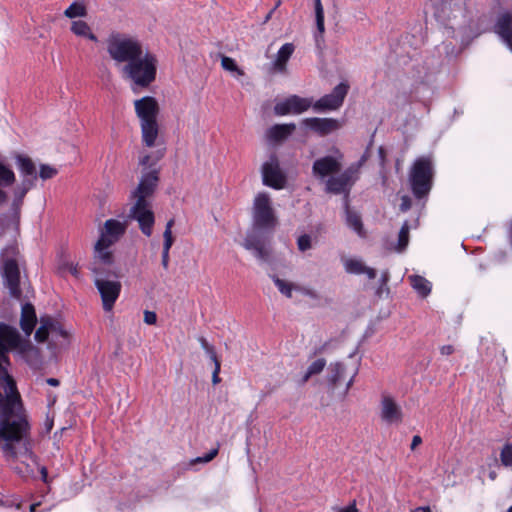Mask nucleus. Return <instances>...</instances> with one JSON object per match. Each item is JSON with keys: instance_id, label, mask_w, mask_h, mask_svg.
Returning a JSON list of instances; mask_svg holds the SVG:
<instances>
[{"instance_id": "f257e3e1", "label": "nucleus", "mask_w": 512, "mask_h": 512, "mask_svg": "<svg viewBox=\"0 0 512 512\" xmlns=\"http://www.w3.org/2000/svg\"><path fill=\"white\" fill-rule=\"evenodd\" d=\"M21 346L18 330L0 322V451L8 465L20 476L34 475L38 458L30 442V425L17 390L7 372L8 353Z\"/></svg>"}, {"instance_id": "f03ea898", "label": "nucleus", "mask_w": 512, "mask_h": 512, "mask_svg": "<svg viewBox=\"0 0 512 512\" xmlns=\"http://www.w3.org/2000/svg\"><path fill=\"white\" fill-rule=\"evenodd\" d=\"M107 52L132 89L146 88L156 79L157 58L135 37L115 33L107 40Z\"/></svg>"}, {"instance_id": "7ed1b4c3", "label": "nucleus", "mask_w": 512, "mask_h": 512, "mask_svg": "<svg viewBox=\"0 0 512 512\" xmlns=\"http://www.w3.org/2000/svg\"><path fill=\"white\" fill-rule=\"evenodd\" d=\"M434 17L447 29L448 34L459 37L463 44L479 34L464 0H438L434 5Z\"/></svg>"}, {"instance_id": "20e7f679", "label": "nucleus", "mask_w": 512, "mask_h": 512, "mask_svg": "<svg viewBox=\"0 0 512 512\" xmlns=\"http://www.w3.org/2000/svg\"><path fill=\"white\" fill-rule=\"evenodd\" d=\"M159 176L157 170L144 173L137 187L131 192L130 199L133 201L129 209V218L139 224L141 232L147 237L152 235L155 216L152 210L151 198L157 188Z\"/></svg>"}, {"instance_id": "39448f33", "label": "nucleus", "mask_w": 512, "mask_h": 512, "mask_svg": "<svg viewBox=\"0 0 512 512\" xmlns=\"http://www.w3.org/2000/svg\"><path fill=\"white\" fill-rule=\"evenodd\" d=\"M134 107L136 115L140 120L142 140L146 146L153 147L159 131L157 123L158 103L155 98L145 96L135 100Z\"/></svg>"}, {"instance_id": "423d86ee", "label": "nucleus", "mask_w": 512, "mask_h": 512, "mask_svg": "<svg viewBox=\"0 0 512 512\" xmlns=\"http://www.w3.org/2000/svg\"><path fill=\"white\" fill-rule=\"evenodd\" d=\"M434 165L430 157L417 158L409 169L408 182L414 197L422 200L428 197L434 180Z\"/></svg>"}, {"instance_id": "0eeeda50", "label": "nucleus", "mask_w": 512, "mask_h": 512, "mask_svg": "<svg viewBox=\"0 0 512 512\" xmlns=\"http://www.w3.org/2000/svg\"><path fill=\"white\" fill-rule=\"evenodd\" d=\"M126 225L115 219H109L104 224V230L95 245L96 258L101 264L109 265L112 263V254L110 246L117 242L125 233Z\"/></svg>"}, {"instance_id": "6e6552de", "label": "nucleus", "mask_w": 512, "mask_h": 512, "mask_svg": "<svg viewBox=\"0 0 512 512\" xmlns=\"http://www.w3.org/2000/svg\"><path fill=\"white\" fill-rule=\"evenodd\" d=\"M92 272L95 274L94 285L101 296L103 309L110 312L120 295L122 285L119 281L107 279L96 262Z\"/></svg>"}, {"instance_id": "1a4fd4ad", "label": "nucleus", "mask_w": 512, "mask_h": 512, "mask_svg": "<svg viewBox=\"0 0 512 512\" xmlns=\"http://www.w3.org/2000/svg\"><path fill=\"white\" fill-rule=\"evenodd\" d=\"M277 219L272 208L270 196L258 193L253 203V227L257 230H273Z\"/></svg>"}, {"instance_id": "9d476101", "label": "nucleus", "mask_w": 512, "mask_h": 512, "mask_svg": "<svg viewBox=\"0 0 512 512\" xmlns=\"http://www.w3.org/2000/svg\"><path fill=\"white\" fill-rule=\"evenodd\" d=\"M37 342L49 341L51 348H63L68 344V333L61 327L59 323L53 322L51 319H41V325L35 332Z\"/></svg>"}, {"instance_id": "9b49d317", "label": "nucleus", "mask_w": 512, "mask_h": 512, "mask_svg": "<svg viewBox=\"0 0 512 512\" xmlns=\"http://www.w3.org/2000/svg\"><path fill=\"white\" fill-rule=\"evenodd\" d=\"M348 90L349 85L341 82L331 93L322 96L314 103L312 102V108L319 113L335 111L342 106Z\"/></svg>"}, {"instance_id": "f8f14e48", "label": "nucleus", "mask_w": 512, "mask_h": 512, "mask_svg": "<svg viewBox=\"0 0 512 512\" xmlns=\"http://www.w3.org/2000/svg\"><path fill=\"white\" fill-rule=\"evenodd\" d=\"M358 165H352L337 176H331L326 181L327 192L333 194L348 193L358 178Z\"/></svg>"}, {"instance_id": "ddd939ff", "label": "nucleus", "mask_w": 512, "mask_h": 512, "mask_svg": "<svg viewBox=\"0 0 512 512\" xmlns=\"http://www.w3.org/2000/svg\"><path fill=\"white\" fill-rule=\"evenodd\" d=\"M263 184L274 189H282L286 183V177L280 169L276 155L272 154L262 165Z\"/></svg>"}, {"instance_id": "4468645a", "label": "nucleus", "mask_w": 512, "mask_h": 512, "mask_svg": "<svg viewBox=\"0 0 512 512\" xmlns=\"http://www.w3.org/2000/svg\"><path fill=\"white\" fill-rule=\"evenodd\" d=\"M312 107L311 98H303L297 95H291L278 102L274 106L276 115L284 116L288 114H301Z\"/></svg>"}, {"instance_id": "2eb2a0df", "label": "nucleus", "mask_w": 512, "mask_h": 512, "mask_svg": "<svg viewBox=\"0 0 512 512\" xmlns=\"http://www.w3.org/2000/svg\"><path fill=\"white\" fill-rule=\"evenodd\" d=\"M301 125L323 137L339 130L342 127V122L334 118L310 117L303 119Z\"/></svg>"}, {"instance_id": "dca6fc26", "label": "nucleus", "mask_w": 512, "mask_h": 512, "mask_svg": "<svg viewBox=\"0 0 512 512\" xmlns=\"http://www.w3.org/2000/svg\"><path fill=\"white\" fill-rule=\"evenodd\" d=\"M3 277L9 293L14 298L21 297L20 271L15 259L8 258L3 263Z\"/></svg>"}, {"instance_id": "f3484780", "label": "nucleus", "mask_w": 512, "mask_h": 512, "mask_svg": "<svg viewBox=\"0 0 512 512\" xmlns=\"http://www.w3.org/2000/svg\"><path fill=\"white\" fill-rule=\"evenodd\" d=\"M494 32L512 52V12L503 11L498 14L494 24Z\"/></svg>"}, {"instance_id": "a211bd4d", "label": "nucleus", "mask_w": 512, "mask_h": 512, "mask_svg": "<svg viewBox=\"0 0 512 512\" xmlns=\"http://www.w3.org/2000/svg\"><path fill=\"white\" fill-rule=\"evenodd\" d=\"M340 169V160L330 155L315 160L312 166L313 175L320 179H324L329 175L337 173Z\"/></svg>"}, {"instance_id": "6ab92c4d", "label": "nucleus", "mask_w": 512, "mask_h": 512, "mask_svg": "<svg viewBox=\"0 0 512 512\" xmlns=\"http://www.w3.org/2000/svg\"><path fill=\"white\" fill-rule=\"evenodd\" d=\"M243 247L251 251L254 256L261 262L269 261L270 250L265 246L264 242L255 234H248L243 242Z\"/></svg>"}, {"instance_id": "aec40b11", "label": "nucleus", "mask_w": 512, "mask_h": 512, "mask_svg": "<svg viewBox=\"0 0 512 512\" xmlns=\"http://www.w3.org/2000/svg\"><path fill=\"white\" fill-rule=\"evenodd\" d=\"M381 418L389 424H398L402 421L401 408L389 396H384L382 399Z\"/></svg>"}, {"instance_id": "412c9836", "label": "nucleus", "mask_w": 512, "mask_h": 512, "mask_svg": "<svg viewBox=\"0 0 512 512\" xmlns=\"http://www.w3.org/2000/svg\"><path fill=\"white\" fill-rule=\"evenodd\" d=\"M344 270L348 274L353 275H366L368 279H375L377 271L374 268L366 266L361 259L357 258H344L342 260Z\"/></svg>"}, {"instance_id": "4be33fe9", "label": "nucleus", "mask_w": 512, "mask_h": 512, "mask_svg": "<svg viewBox=\"0 0 512 512\" xmlns=\"http://www.w3.org/2000/svg\"><path fill=\"white\" fill-rule=\"evenodd\" d=\"M36 322L37 317L34 306L30 303L24 304L21 309L20 326L27 336H30L33 332Z\"/></svg>"}, {"instance_id": "5701e85b", "label": "nucleus", "mask_w": 512, "mask_h": 512, "mask_svg": "<svg viewBox=\"0 0 512 512\" xmlns=\"http://www.w3.org/2000/svg\"><path fill=\"white\" fill-rule=\"evenodd\" d=\"M295 129L296 125L294 123L275 124L267 130L266 136L270 141L278 142L288 138Z\"/></svg>"}, {"instance_id": "b1692460", "label": "nucleus", "mask_w": 512, "mask_h": 512, "mask_svg": "<svg viewBox=\"0 0 512 512\" xmlns=\"http://www.w3.org/2000/svg\"><path fill=\"white\" fill-rule=\"evenodd\" d=\"M294 50L295 46L292 43H285L284 45L281 46V48L277 52L276 59L273 62L275 70L279 72L285 71L286 63L292 56Z\"/></svg>"}, {"instance_id": "393cba45", "label": "nucleus", "mask_w": 512, "mask_h": 512, "mask_svg": "<svg viewBox=\"0 0 512 512\" xmlns=\"http://www.w3.org/2000/svg\"><path fill=\"white\" fill-rule=\"evenodd\" d=\"M70 30L78 37L86 38L93 42H98L97 36L92 32L90 26L82 20H76L71 23Z\"/></svg>"}, {"instance_id": "a878e982", "label": "nucleus", "mask_w": 512, "mask_h": 512, "mask_svg": "<svg viewBox=\"0 0 512 512\" xmlns=\"http://www.w3.org/2000/svg\"><path fill=\"white\" fill-rule=\"evenodd\" d=\"M15 181L14 172L0 163V187H7L13 184ZM7 195L6 193L0 189V203H4L6 201Z\"/></svg>"}, {"instance_id": "bb28decb", "label": "nucleus", "mask_w": 512, "mask_h": 512, "mask_svg": "<svg viewBox=\"0 0 512 512\" xmlns=\"http://www.w3.org/2000/svg\"><path fill=\"white\" fill-rule=\"evenodd\" d=\"M408 279L413 289H415L420 296L426 297L430 294L432 285L427 279L419 275H411Z\"/></svg>"}, {"instance_id": "cd10ccee", "label": "nucleus", "mask_w": 512, "mask_h": 512, "mask_svg": "<svg viewBox=\"0 0 512 512\" xmlns=\"http://www.w3.org/2000/svg\"><path fill=\"white\" fill-rule=\"evenodd\" d=\"M17 163L19 166V170L25 178L33 179V183L35 182L36 176V167L30 158L24 156L17 157Z\"/></svg>"}, {"instance_id": "c85d7f7f", "label": "nucleus", "mask_w": 512, "mask_h": 512, "mask_svg": "<svg viewBox=\"0 0 512 512\" xmlns=\"http://www.w3.org/2000/svg\"><path fill=\"white\" fill-rule=\"evenodd\" d=\"M345 374V367L342 363L336 362L329 366L328 381L332 386H336L342 381Z\"/></svg>"}, {"instance_id": "c756f323", "label": "nucleus", "mask_w": 512, "mask_h": 512, "mask_svg": "<svg viewBox=\"0 0 512 512\" xmlns=\"http://www.w3.org/2000/svg\"><path fill=\"white\" fill-rule=\"evenodd\" d=\"M272 280L275 284V286L278 288L279 292L284 295L285 297L287 298H291L292 297V292L294 290L296 291H302V288L293 284V283H290V282H287L283 279H280L279 277L277 276H273L272 277Z\"/></svg>"}, {"instance_id": "7c9ffc66", "label": "nucleus", "mask_w": 512, "mask_h": 512, "mask_svg": "<svg viewBox=\"0 0 512 512\" xmlns=\"http://www.w3.org/2000/svg\"><path fill=\"white\" fill-rule=\"evenodd\" d=\"M326 366L324 358H318L313 361L307 368L302 378V384L306 383L312 376L320 374Z\"/></svg>"}, {"instance_id": "2f4dec72", "label": "nucleus", "mask_w": 512, "mask_h": 512, "mask_svg": "<svg viewBox=\"0 0 512 512\" xmlns=\"http://www.w3.org/2000/svg\"><path fill=\"white\" fill-rule=\"evenodd\" d=\"M67 18L74 19L77 17H85L87 15L86 6L80 2H73L65 11Z\"/></svg>"}, {"instance_id": "473e14b6", "label": "nucleus", "mask_w": 512, "mask_h": 512, "mask_svg": "<svg viewBox=\"0 0 512 512\" xmlns=\"http://www.w3.org/2000/svg\"><path fill=\"white\" fill-rule=\"evenodd\" d=\"M58 272L61 275H65L66 273H70L71 275L78 277V269L77 265H75L73 262L68 260L66 257H63L60 259L58 264Z\"/></svg>"}, {"instance_id": "72a5a7b5", "label": "nucleus", "mask_w": 512, "mask_h": 512, "mask_svg": "<svg viewBox=\"0 0 512 512\" xmlns=\"http://www.w3.org/2000/svg\"><path fill=\"white\" fill-rule=\"evenodd\" d=\"M315 19L317 31L323 34L325 31L324 25V9L321 0H314Z\"/></svg>"}, {"instance_id": "f704fd0d", "label": "nucleus", "mask_w": 512, "mask_h": 512, "mask_svg": "<svg viewBox=\"0 0 512 512\" xmlns=\"http://www.w3.org/2000/svg\"><path fill=\"white\" fill-rule=\"evenodd\" d=\"M346 223L357 233H361L362 230V222L361 218L358 214L350 211L348 208L346 209Z\"/></svg>"}, {"instance_id": "c9c22d12", "label": "nucleus", "mask_w": 512, "mask_h": 512, "mask_svg": "<svg viewBox=\"0 0 512 512\" xmlns=\"http://www.w3.org/2000/svg\"><path fill=\"white\" fill-rule=\"evenodd\" d=\"M409 242V225L408 222H404L398 235V244H397V250L402 251L404 250Z\"/></svg>"}, {"instance_id": "e433bc0d", "label": "nucleus", "mask_w": 512, "mask_h": 512, "mask_svg": "<svg viewBox=\"0 0 512 512\" xmlns=\"http://www.w3.org/2000/svg\"><path fill=\"white\" fill-rule=\"evenodd\" d=\"M173 225H174V219H170L166 224L165 231L163 233V237H164L163 250L170 251V249L173 245V242H174V239L172 236Z\"/></svg>"}, {"instance_id": "4c0bfd02", "label": "nucleus", "mask_w": 512, "mask_h": 512, "mask_svg": "<svg viewBox=\"0 0 512 512\" xmlns=\"http://www.w3.org/2000/svg\"><path fill=\"white\" fill-rule=\"evenodd\" d=\"M34 186L33 179H23L21 185L15 190V198L18 201H22L26 193Z\"/></svg>"}, {"instance_id": "58836bf2", "label": "nucleus", "mask_w": 512, "mask_h": 512, "mask_svg": "<svg viewBox=\"0 0 512 512\" xmlns=\"http://www.w3.org/2000/svg\"><path fill=\"white\" fill-rule=\"evenodd\" d=\"M221 66L224 70L236 72L238 75L244 74L243 71L237 66L235 60L230 57L222 56Z\"/></svg>"}, {"instance_id": "ea45409f", "label": "nucleus", "mask_w": 512, "mask_h": 512, "mask_svg": "<svg viewBox=\"0 0 512 512\" xmlns=\"http://www.w3.org/2000/svg\"><path fill=\"white\" fill-rule=\"evenodd\" d=\"M500 460L502 465L506 467L512 466V444L507 443L503 446L500 453Z\"/></svg>"}, {"instance_id": "a19ab883", "label": "nucleus", "mask_w": 512, "mask_h": 512, "mask_svg": "<svg viewBox=\"0 0 512 512\" xmlns=\"http://www.w3.org/2000/svg\"><path fill=\"white\" fill-rule=\"evenodd\" d=\"M217 454H218V448L212 449L205 455L192 459L189 463V466H192V465L198 464V463H203V464L208 463L211 460H213L217 456Z\"/></svg>"}, {"instance_id": "79ce46f5", "label": "nucleus", "mask_w": 512, "mask_h": 512, "mask_svg": "<svg viewBox=\"0 0 512 512\" xmlns=\"http://www.w3.org/2000/svg\"><path fill=\"white\" fill-rule=\"evenodd\" d=\"M297 247L301 252H305L312 248V238L308 234H303L297 239Z\"/></svg>"}, {"instance_id": "37998d69", "label": "nucleus", "mask_w": 512, "mask_h": 512, "mask_svg": "<svg viewBox=\"0 0 512 512\" xmlns=\"http://www.w3.org/2000/svg\"><path fill=\"white\" fill-rule=\"evenodd\" d=\"M57 174V170L49 165H41L39 176L43 180L51 179Z\"/></svg>"}, {"instance_id": "c03bdc74", "label": "nucleus", "mask_w": 512, "mask_h": 512, "mask_svg": "<svg viewBox=\"0 0 512 512\" xmlns=\"http://www.w3.org/2000/svg\"><path fill=\"white\" fill-rule=\"evenodd\" d=\"M144 322L148 325H154L157 322V315L153 311H144Z\"/></svg>"}, {"instance_id": "a18cd8bd", "label": "nucleus", "mask_w": 512, "mask_h": 512, "mask_svg": "<svg viewBox=\"0 0 512 512\" xmlns=\"http://www.w3.org/2000/svg\"><path fill=\"white\" fill-rule=\"evenodd\" d=\"M412 206V200L409 196L404 195L401 197L400 210L402 212H407Z\"/></svg>"}, {"instance_id": "49530a36", "label": "nucleus", "mask_w": 512, "mask_h": 512, "mask_svg": "<svg viewBox=\"0 0 512 512\" xmlns=\"http://www.w3.org/2000/svg\"><path fill=\"white\" fill-rule=\"evenodd\" d=\"M220 369H221L220 363H216V366H214V370L212 373V383L214 385L220 383V381H221V379L219 377Z\"/></svg>"}, {"instance_id": "de8ad7c7", "label": "nucleus", "mask_w": 512, "mask_h": 512, "mask_svg": "<svg viewBox=\"0 0 512 512\" xmlns=\"http://www.w3.org/2000/svg\"><path fill=\"white\" fill-rule=\"evenodd\" d=\"M205 353L211 359V361L214 363V366H216V363H220V361L217 358L214 346H212L210 349L206 350Z\"/></svg>"}, {"instance_id": "09e8293b", "label": "nucleus", "mask_w": 512, "mask_h": 512, "mask_svg": "<svg viewBox=\"0 0 512 512\" xmlns=\"http://www.w3.org/2000/svg\"><path fill=\"white\" fill-rule=\"evenodd\" d=\"M162 266L167 269L169 265V251H162Z\"/></svg>"}, {"instance_id": "8fccbe9b", "label": "nucleus", "mask_w": 512, "mask_h": 512, "mask_svg": "<svg viewBox=\"0 0 512 512\" xmlns=\"http://www.w3.org/2000/svg\"><path fill=\"white\" fill-rule=\"evenodd\" d=\"M453 351H454V348L451 345H444L440 348L441 354L446 355V356L452 354Z\"/></svg>"}, {"instance_id": "3c124183", "label": "nucleus", "mask_w": 512, "mask_h": 512, "mask_svg": "<svg viewBox=\"0 0 512 512\" xmlns=\"http://www.w3.org/2000/svg\"><path fill=\"white\" fill-rule=\"evenodd\" d=\"M40 474H41V479L44 483H48V471H47V468L45 466H41L40 467Z\"/></svg>"}, {"instance_id": "603ef678", "label": "nucleus", "mask_w": 512, "mask_h": 512, "mask_svg": "<svg viewBox=\"0 0 512 512\" xmlns=\"http://www.w3.org/2000/svg\"><path fill=\"white\" fill-rule=\"evenodd\" d=\"M199 342L204 351L210 349L213 345L209 344L208 341L204 337H199Z\"/></svg>"}, {"instance_id": "864d4df0", "label": "nucleus", "mask_w": 512, "mask_h": 512, "mask_svg": "<svg viewBox=\"0 0 512 512\" xmlns=\"http://www.w3.org/2000/svg\"><path fill=\"white\" fill-rule=\"evenodd\" d=\"M421 443H422V438L419 435H415L411 442V449L414 450Z\"/></svg>"}, {"instance_id": "5fc2aeb1", "label": "nucleus", "mask_w": 512, "mask_h": 512, "mask_svg": "<svg viewBox=\"0 0 512 512\" xmlns=\"http://www.w3.org/2000/svg\"><path fill=\"white\" fill-rule=\"evenodd\" d=\"M140 165H142V166H149L150 165V156L149 155H144L140 159Z\"/></svg>"}, {"instance_id": "6e6d98bb", "label": "nucleus", "mask_w": 512, "mask_h": 512, "mask_svg": "<svg viewBox=\"0 0 512 512\" xmlns=\"http://www.w3.org/2000/svg\"><path fill=\"white\" fill-rule=\"evenodd\" d=\"M388 280H389L388 272H384L380 278L381 286H385L387 284Z\"/></svg>"}, {"instance_id": "4d7b16f0", "label": "nucleus", "mask_w": 512, "mask_h": 512, "mask_svg": "<svg viewBox=\"0 0 512 512\" xmlns=\"http://www.w3.org/2000/svg\"><path fill=\"white\" fill-rule=\"evenodd\" d=\"M47 384L50 385V386H53V387H56L59 385V380L56 379V378H48L46 380Z\"/></svg>"}, {"instance_id": "13d9d810", "label": "nucleus", "mask_w": 512, "mask_h": 512, "mask_svg": "<svg viewBox=\"0 0 512 512\" xmlns=\"http://www.w3.org/2000/svg\"><path fill=\"white\" fill-rule=\"evenodd\" d=\"M411 512H431V510H430V507L423 506V507H417L414 510H412Z\"/></svg>"}, {"instance_id": "bf43d9fd", "label": "nucleus", "mask_w": 512, "mask_h": 512, "mask_svg": "<svg viewBox=\"0 0 512 512\" xmlns=\"http://www.w3.org/2000/svg\"><path fill=\"white\" fill-rule=\"evenodd\" d=\"M339 512H357V509L355 505H350L348 507H345L344 509H341Z\"/></svg>"}, {"instance_id": "052dcab7", "label": "nucleus", "mask_w": 512, "mask_h": 512, "mask_svg": "<svg viewBox=\"0 0 512 512\" xmlns=\"http://www.w3.org/2000/svg\"><path fill=\"white\" fill-rule=\"evenodd\" d=\"M353 381H354V375H353V376L350 378V380L347 382V385H346V391H348V389L352 386Z\"/></svg>"}, {"instance_id": "680f3d73", "label": "nucleus", "mask_w": 512, "mask_h": 512, "mask_svg": "<svg viewBox=\"0 0 512 512\" xmlns=\"http://www.w3.org/2000/svg\"><path fill=\"white\" fill-rule=\"evenodd\" d=\"M353 381H354V375H353V376L350 378V380L347 382V385H346V391H348V389L352 386Z\"/></svg>"}, {"instance_id": "e2e57ef3", "label": "nucleus", "mask_w": 512, "mask_h": 512, "mask_svg": "<svg viewBox=\"0 0 512 512\" xmlns=\"http://www.w3.org/2000/svg\"><path fill=\"white\" fill-rule=\"evenodd\" d=\"M38 505H39V504H32V505L30 506V511H31V512H35L36 507H37Z\"/></svg>"}, {"instance_id": "0e129e2a", "label": "nucleus", "mask_w": 512, "mask_h": 512, "mask_svg": "<svg viewBox=\"0 0 512 512\" xmlns=\"http://www.w3.org/2000/svg\"><path fill=\"white\" fill-rule=\"evenodd\" d=\"M280 4H281V0L276 1L273 10L277 9L280 6Z\"/></svg>"}, {"instance_id": "69168bd1", "label": "nucleus", "mask_w": 512, "mask_h": 512, "mask_svg": "<svg viewBox=\"0 0 512 512\" xmlns=\"http://www.w3.org/2000/svg\"><path fill=\"white\" fill-rule=\"evenodd\" d=\"M489 477H490L492 480H494V479L496 478V474H495V472H491V473L489 474Z\"/></svg>"}, {"instance_id": "338daca9", "label": "nucleus", "mask_w": 512, "mask_h": 512, "mask_svg": "<svg viewBox=\"0 0 512 512\" xmlns=\"http://www.w3.org/2000/svg\"><path fill=\"white\" fill-rule=\"evenodd\" d=\"M273 12H274V10L272 9V10L270 11V13L267 15L266 20L270 19V17H271V15H272V13H273Z\"/></svg>"}, {"instance_id": "774afa93", "label": "nucleus", "mask_w": 512, "mask_h": 512, "mask_svg": "<svg viewBox=\"0 0 512 512\" xmlns=\"http://www.w3.org/2000/svg\"><path fill=\"white\" fill-rule=\"evenodd\" d=\"M506 512H512V506H510Z\"/></svg>"}]
</instances>
